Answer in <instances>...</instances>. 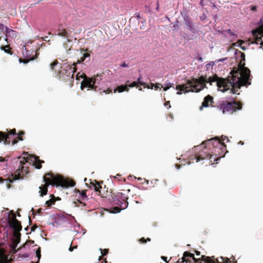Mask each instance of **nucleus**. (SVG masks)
<instances>
[{"label": "nucleus", "instance_id": "obj_46", "mask_svg": "<svg viewBox=\"0 0 263 263\" xmlns=\"http://www.w3.org/2000/svg\"><path fill=\"white\" fill-rule=\"evenodd\" d=\"M237 46L243 51H245L248 49V47L242 46L241 44L238 45Z\"/></svg>", "mask_w": 263, "mask_h": 263}, {"label": "nucleus", "instance_id": "obj_47", "mask_svg": "<svg viewBox=\"0 0 263 263\" xmlns=\"http://www.w3.org/2000/svg\"><path fill=\"white\" fill-rule=\"evenodd\" d=\"M112 92L111 89L108 88L106 90H104L102 92H105V93L109 94Z\"/></svg>", "mask_w": 263, "mask_h": 263}, {"label": "nucleus", "instance_id": "obj_4", "mask_svg": "<svg viewBox=\"0 0 263 263\" xmlns=\"http://www.w3.org/2000/svg\"><path fill=\"white\" fill-rule=\"evenodd\" d=\"M77 68L76 64L72 65L65 64L61 68V70L58 74V78L61 81L66 83V84L71 87L74 82L73 75Z\"/></svg>", "mask_w": 263, "mask_h": 263}, {"label": "nucleus", "instance_id": "obj_14", "mask_svg": "<svg viewBox=\"0 0 263 263\" xmlns=\"http://www.w3.org/2000/svg\"><path fill=\"white\" fill-rule=\"evenodd\" d=\"M16 135V129L15 128L10 129L7 134L0 132V142L4 141L5 144H9L10 141L12 139L11 136H15Z\"/></svg>", "mask_w": 263, "mask_h": 263}, {"label": "nucleus", "instance_id": "obj_22", "mask_svg": "<svg viewBox=\"0 0 263 263\" xmlns=\"http://www.w3.org/2000/svg\"><path fill=\"white\" fill-rule=\"evenodd\" d=\"M215 263H231V261L229 258L221 256L219 258H215Z\"/></svg>", "mask_w": 263, "mask_h": 263}, {"label": "nucleus", "instance_id": "obj_62", "mask_svg": "<svg viewBox=\"0 0 263 263\" xmlns=\"http://www.w3.org/2000/svg\"><path fill=\"white\" fill-rule=\"evenodd\" d=\"M155 86L154 84L153 83H151V86H149V89H152L153 88V87Z\"/></svg>", "mask_w": 263, "mask_h": 263}, {"label": "nucleus", "instance_id": "obj_24", "mask_svg": "<svg viewBox=\"0 0 263 263\" xmlns=\"http://www.w3.org/2000/svg\"><path fill=\"white\" fill-rule=\"evenodd\" d=\"M80 50H81V52L82 55L84 57V58L85 59L87 58L90 57V53L88 52L89 50L87 48H86V49L81 48Z\"/></svg>", "mask_w": 263, "mask_h": 263}, {"label": "nucleus", "instance_id": "obj_63", "mask_svg": "<svg viewBox=\"0 0 263 263\" xmlns=\"http://www.w3.org/2000/svg\"><path fill=\"white\" fill-rule=\"evenodd\" d=\"M213 140H214V138H211V139H210L209 140H208V141H205V142L203 143V144L206 143H208V142H210V141H212Z\"/></svg>", "mask_w": 263, "mask_h": 263}, {"label": "nucleus", "instance_id": "obj_39", "mask_svg": "<svg viewBox=\"0 0 263 263\" xmlns=\"http://www.w3.org/2000/svg\"><path fill=\"white\" fill-rule=\"evenodd\" d=\"M5 52L8 53H10V48L9 45H7L3 47Z\"/></svg>", "mask_w": 263, "mask_h": 263}, {"label": "nucleus", "instance_id": "obj_36", "mask_svg": "<svg viewBox=\"0 0 263 263\" xmlns=\"http://www.w3.org/2000/svg\"><path fill=\"white\" fill-rule=\"evenodd\" d=\"M58 64V62L57 60H55L54 62L50 64V69L52 70H54V67L56 66Z\"/></svg>", "mask_w": 263, "mask_h": 263}, {"label": "nucleus", "instance_id": "obj_40", "mask_svg": "<svg viewBox=\"0 0 263 263\" xmlns=\"http://www.w3.org/2000/svg\"><path fill=\"white\" fill-rule=\"evenodd\" d=\"M100 251H101L103 256L107 255V253H108V249H105L104 250H102V249H100Z\"/></svg>", "mask_w": 263, "mask_h": 263}, {"label": "nucleus", "instance_id": "obj_34", "mask_svg": "<svg viewBox=\"0 0 263 263\" xmlns=\"http://www.w3.org/2000/svg\"><path fill=\"white\" fill-rule=\"evenodd\" d=\"M227 60H228V58H223L216 60H215V66L216 65V64L217 63H219V62H223L224 61H227Z\"/></svg>", "mask_w": 263, "mask_h": 263}, {"label": "nucleus", "instance_id": "obj_21", "mask_svg": "<svg viewBox=\"0 0 263 263\" xmlns=\"http://www.w3.org/2000/svg\"><path fill=\"white\" fill-rule=\"evenodd\" d=\"M129 89L128 88V85L126 84V85H122L121 86H118L116 89H114V92L116 93L117 91L119 92H122L124 91H128Z\"/></svg>", "mask_w": 263, "mask_h": 263}, {"label": "nucleus", "instance_id": "obj_45", "mask_svg": "<svg viewBox=\"0 0 263 263\" xmlns=\"http://www.w3.org/2000/svg\"><path fill=\"white\" fill-rule=\"evenodd\" d=\"M34 241L33 240H28L23 245V247H25V246L27 245V244H33L34 243Z\"/></svg>", "mask_w": 263, "mask_h": 263}, {"label": "nucleus", "instance_id": "obj_60", "mask_svg": "<svg viewBox=\"0 0 263 263\" xmlns=\"http://www.w3.org/2000/svg\"><path fill=\"white\" fill-rule=\"evenodd\" d=\"M161 258H162L163 260H164L165 261H166V262H167V257H165V256H162V257H161Z\"/></svg>", "mask_w": 263, "mask_h": 263}, {"label": "nucleus", "instance_id": "obj_5", "mask_svg": "<svg viewBox=\"0 0 263 263\" xmlns=\"http://www.w3.org/2000/svg\"><path fill=\"white\" fill-rule=\"evenodd\" d=\"M46 180L48 179L51 180V185L61 186L64 187H73L75 185V182L69 179H65L60 176H53L51 172L46 174L43 178V180L45 182Z\"/></svg>", "mask_w": 263, "mask_h": 263}, {"label": "nucleus", "instance_id": "obj_37", "mask_svg": "<svg viewBox=\"0 0 263 263\" xmlns=\"http://www.w3.org/2000/svg\"><path fill=\"white\" fill-rule=\"evenodd\" d=\"M151 241V239L149 238L145 239L144 237H142L139 239V242L141 243H146L147 241Z\"/></svg>", "mask_w": 263, "mask_h": 263}, {"label": "nucleus", "instance_id": "obj_57", "mask_svg": "<svg viewBox=\"0 0 263 263\" xmlns=\"http://www.w3.org/2000/svg\"><path fill=\"white\" fill-rule=\"evenodd\" d=\"M220 15H218L217 14H215V22L217 21V20L219 17Z\"/></svg>", "mask_w": 263, "mask_h": 263}, {"label": "nucleus", "instance_id": "obj_3", "mask_svg": "<svg viewBox=\"0 0 263 263\" xmlns=\"http://www.w3.org/2000/svg\"><path fill=\"white\" fill-rule=\"evenodd\" d=\"M127 199V195L124 193L119 192L115 194L111 192V195L107 200L110 203L117 206L111 209V212L118 213L122 210L125 209L128 205Z\"/></svg>", "mask_w": 263, "mask_h": 263}, {"label": "nucleus", "instance_id": "obj_31", "mask_svg": "<svg viewBox=\"0 0 263 263\" xmlns=\"http://www.w3.org/2000/svg\"><path fill=\"white\" fill-rule=\"evenodd\" d=\"M121 177V176L119 174H117L116 176H115V179H119V183H120L121 184H123V183L125 182L126 181V179L125 178H121L120 177Z\"/></svg>", "mask_w": 263, "mask_h": 263}, {"label": "nucleus", "instance_id": "obj_9", "mask_svg": "<svg viewBox=\"0 0 263 263\" xmlns=\"http://www.w3.org/2000/svg\"><path fill=\"white\" fill-rule=\"evenodd\" d=\"M203 146H197L195 147L196 151H199L197 154H195L193 157H190V160H196V162L200 160H209V164L212 165L213 163L211 160L212 155L208 152L206 146H204L203 149H201Z\"/></svg>", "mask_w": 263, "mask_h": 263}, {"label": "nucleus", "instance_id": "obj_26", "mask_svg": "<svg viewBox=\"0 0 263 263\" xmlns=\"http://www.w3.org/2000/svg\"><path fill=\"white\" fill-rule=\"evenodd\" d=\"M52 197L50 199L46 201L45 204L47 205V206H50L51 205H53L55 203V197L53 195H51Z\"/></svg>", "mask_w": 263, "mask_h": 263}, {"label": "nucleus", "instance_id": "obj_8", "mask_svg": "<svg viewBox=\"0 0 263 263\" xmlns=\"http://www.w3.org/2000/svg\"><path fill=\"white\" fill-rule=\"evenodd\" d=\"M17 168L16 169L17 175H15L14 180L23 178L24 176L29 173V164L28 161L25 157H20L15 161Z\"/></svg>", "mask_w": 263, "mask_h": 263}, {"label": "nucleus", "instance_id": "obj_20", "mask_svg": "<svg viewBox=\"0 0 263 263\" xmlns=\"http://www.w3.org/2000/svg\"><path fill=\"white\" fill-rule=\"evenodd\" d=\"M234 55L235 56V58L237 59L240 58V62L245 61V54L238 49H235Z\"/></svg>", "mask_w": 263, "mask_h": 263}, {"label": "nucleus", "instance_id": "obj_23", "mask_svg": "<svg viewBox=\"0 0 263 263\" xmlns=\"http://www.w3.org/2000/svg\"><path fill=\"white\" fill-rule=\"evenodd\" d=\"M44 163V161L43 160H39V157H36L35 158V167L37 169H40L42 168V163Z\"/></svg>", "mask_w": 263, "mask_h": 263}, {"label": "nucleus", "instance_id": "obj_42", "mask_svg": "<svg viewBox=\"0 0 263 263\" xmlns=\"http://www.w3.org/2000/svg\"><path fill=\"white\" fill-rule=\"evenodd\" d=\"M173 85H174L173 84H168L166 87H163V90L164 91L167 90L170 88H171L172 87H174Z\"/></svg>", "mask_w": 263, "mask_h": 263}, {"label": "nucleus", "instance_id": "obj_35", "mask_svg": "<svg viewBox=\"0 0 263 263\" xmlns=\"http://www.w3.org/2000/svg\"><path fill=\"white\" fill-rule=\"evenodd\" d=\"M85 59L84 58V57L82 55V57H81L80 58V59H79L77 63H73V64H76V67H77V64H80V63H82L84 61H85Z\"/></svg>", "mask_w": 263, "mask_h": 263}, {"label": "nucleus", "instance_id": "obj_49", "mask_svg": "<svg viewBox=\"0 0 263 263\" xmlns=\"http://www.w3.org/2000/svg\"><path fill=\"white\" fill-rule=\"evenodd\" d=\"M37 228V226L36 224H34L31 227V232L34 231Z\"/></svg>", "mask_w": 263, "mask_h": 263}, {"label": "nucleus", "instance_id": "obj_48", "mask_svg": "<svg viewBox=\"0 0 263 263\" xmlns=\"http://www.w3.org/2000/svg\"><path fill=\"white\" fill-rule=\"evenodd\" d=\"M164 105L167 107L168 109L171 107L170 101L166 102L164 104Z\"/></svg>", "mask_w": 263, "mask_h": 263}, {"label": "nucleus", "instance_id": "obj_15", "mask_svg": "<svg viewBox=\"0 0 263 263\" xmlns=\"http://www.w3.org/2000/svg\"><path fill=\"white\" fill-rule=\"evenodd\" d=\"M215 31L217 32L219 34H222L224 37H229L233 39H234L237 37V35L233 32L231 29H228L222 31L218 30L215 29Z\"/></svg>", "mask_w": 263, "mask_h": 263}, {"label": "nucleus", "instance_id": "obj_50", "mask_svg": "<svg viewBox=\"0 0 263 263\" xmlns=\"http://www.w3.org/2000/svg\"><path fill=\"white\" fill-rule=\"evenodd\" d=\"M5 28L6 29V30L8 29V28L6 27H5L3 24L0 23V32L2 30H3Z\"/></svg>", "mask_w": 263, "mask_h": 263}, {"label": "nucleus", "instance_id": "obj_33", "mask_svg": "<svg viewBox=\"0 0 263 263\" xmlns=\"http://www.w3.org/2000/svg\"><path fill=\"white\" fill-rule=\"evenodd\" d=\"M254 37L256 42L253 43L252 44H255L256 45H258V42H260L262 40V37H261V36H259V35H256Z\"/></svg>", "mask_w": 263, "mask_h": 263}, {"label": "nucleus", "instance_id": "obj_27", "mask_svg": "<svg viewBox=\"0 0 263 263\" xmlns=\"http://www.w3.org/2000/svg\"><path fill=\"white\" fill-rule=\"evenodd\" d=\"M13 235L14 239L13 240L12 242H17L19 241L20 243L21 241V233H13Z\"/></svg>", "mask_w": 263, "mask_h": 263}, {"label": "nucleus", "instance_id": "obj_7", "mask_svg": "<svg viewBox=\"0 0 263 263\" xmlns=\"http://www.w3.org/2000/svg\"><path fill=\"white\" fill-rule=\"evenodd\" d=\"M201 259L203 260L204 263H214V260L212 259L211 257L201 255L200 258H196L194 254L191 253L187 251L184 252L183 257L179 259L177 262L201 263Z\"/></svg>", "mask_w": 263, "mask_h": 263}, {"label": "nucleus", "instance_id": "obj_38", "mask_svg": "<svg viewBox=\"0 0 263 263\" xmlns=\"http://www.w3.org/2000/svg\"><path fill=\"white\" fill-rule=\"evenodd\" d=\"M138 87V82L134 81V82H132L130 84L128 85V87Z\"/></svg>", "mask_w": 263, "mask_h": 263}, {"label": "nucleus", "instance_id": "obj_56", "mask_svg": "<svg viewBox=\"0 0 263 263\" xmlns=\"http://www.w3.org/2000/svg\"><path fill=\"white\" fill-rule=\"evenodd\" d=\"M25 135V132L24 131H21V132H20L18 134H17V135L18 136H22L23 135Z\"/></svg>", "mask_w": 263, "mask_h": 263}, {"label": "nucleus", "instance_id": "obj_44", "mask_svg": "<svg viewBox=\"0 0 263 263\" xmlns=\"http://www.w3.org/2000/svg\"><path fill=\"white\" fill-rule=\"evenodd\" d=\"M186 25L188 27V28L191 30L192 28V24L190 21H187L186 22Z\"/></svg>", "mask_w": 263, "mask_h": 263}, {"label": "nucleus", "instance_id": "obj_59", "mask_svg": "<svg viewBox=\"0 0 263 263\" xmlns=\"http://www.w3.org/2000/svg\"><path fill=\"white\" fill-rule=\"evenodd\" d=\"M141 78H142V77H141V76L140 75V76H139V77L138 78V79H137V82H138V84H139V83H140V82H141Z\"/></svg>", "mask_w": 263, "mask_h": 263}, {"label": "nucleus", "instance_id": "obj_2", "mask_svg": "<svg viewBox=\"0 0 263 263\" xmlns=\"http://www.w3.org/2000/svg\"><path fill=\"white\" fill-rule=\"evenodd\" d=\"M206 82V79L203 76L198 79L192 78L191 80H188L184 84L176 85V89L179 90L177 94L180 95L182 92L184 93L194 91L199 92L205 86Z\"/></svg>", "mask_w": 263, "mask_h": 263}, {"label": "nucleus", "instance_id": "obj_10", "mask_svg": "<svg viewBox=\"0 0 263 263\" xmlns=\"http://www.w3.org/2000/svg\"><path fill=\"white\" fill-rule=\"evenodd\" d=\"M101 184H103V181L99 183L96 180H95V183H91L97 194L100 195L101 197L107 200L111 195L112 191H109L108 188H106L105 185L103 187Z\"/></svg>", "mask_w": 263, "mask_h": 263}, {"label": "nucleus", "instance_id": "obj_55", "mask_svg": "<svg viewBox=\"0 0 263 263\" xmlns=\"http://www.w3.org/2000/svg\"><path fill=\"white\" fill-rule=\"evenodd\" d=\"M77 248V246H75V247L70 246V248H69V251L71 252L74 249H76Z\"/></svg>", "mask_w": 263, "mask_h": 263}, {"label": "nucleus", "instance_id": "obj_13", "mask_svg": "<svg viewBox=\"0 0 263 263\" xmlns=\"http://www.w3.org/2000/svg\"><path fill=\"white\" fill-rule=\"evenodd\" d=\"M10 213L12 214V217L9 220V224L13 229V233H20V232L22 229L21 223L16 218V215L13 211Z\"/></svg>", "mask_w": 263, "mask_h": 263}, {"label": "nucleus", "instance_id": "obj_43", "mask_svg": "<svg viewBox=\"0 0 263 263\" xmlns=\"http://www.w3.org/2000/svg\"><path fill=\"white\" fill-rule=\"evenodd\" d=\"M36 254L39 260L41 257V249L40 248L36 251Z\"/></svg>", "mask_w": 263, "mask_h": 263}, {"label": "nucleus", "instance_id": "obj_54", "mask_svg": "<svg viewBox=\"0 0 263 263\" xmlns=\"http://www.w3.org/2000/svg\"><path fill=\"white\" fill-rule=\"evenodd\" d=\"M42 39L44 41H46V42L49 41V40L48 39V37L47 36L42 37Z\"/></svg>", "mask_w": 263, "mask_h": 263}, {"label": "nucleus", "instance_id": "obj_29", "mask_svg": "<svg viewBox=\"0 0 263 263\" xmlns=\"http://www.w3.org/2000/svg\"><path fill=\"white\" fill-rule=\"evenodd\" d=\"M251 33L255 37L257 35H261L263 34V31H260L257 29H253L251 30Z\"/></svg>", "mask_w": 263, "mask_h": 263}, {"label": "nucleus", "instance_id": "obj_1", "mask_svg": "<svg viewBox=\"0 0 263 263\" xmlns=\"http://www.w3.org/2000/svg\"><path fill=\"white\" fill-rule=\"evenodd\" d=\"M252 77L250 70L248 67L242 66L227 79L220 78L215 73V83L218 91L224 92L229 90L231 86L230 92L235 94L241 87H247L251 84Z\"/></svg>", "mask_w": 263, "mask_h": 263}, {"label": "nucleus", "instance_id": "obj_19", "mask_svg": "<svg viewBox=\"0 0 263 263\" xmlns=\"http://www.w3.org/2000/svg\"><path fill=\"white\" fill-rule=\"evenodd\" d=\"M8 256L6 254V251L4 249L0 248V263H8Z\"/></svg>", "mask_w": 263, "mask_h": 263}, {"label": "nucleus", "instance_id": "obj_16", "mask_svg": "<svg viewBox=\"0 0 263 263\" xmlns=\"http://www.w3.org/2000/svg\"><path fill=\"white\" fill-rule=\"evenodd\" d=\"M58 33L57 35L59 36H61L62 37H65V38H68L71 35V31H68L65 28H63L62 26H59V28L58 29Z\"/></svg>", "mask_w": 263, "mask_h": 263}, {"label": "nucleus", "instance_id": "obj_17", "mask_svg": "<svg viewBox=\"0 0 263 263\" xmlns=\"http://www.w3.org/2000/svg\"><path fill=\"white\" fill-rule=\"evenodd\" d=\"M51 180L47 179H46V180H45V184L44 185H42L40 187V196H43L47 194V193L48 192V186H49V185H50V184H51Z\"/></svg>", "mask_w": 263, "mask_h": 263}, {"label": "nucleus", "instance_id": "obj_30", "mask_svg": "<svg viewBox=\"0 0 263 263\" xmlns=\"http://www.w3.org/2000/svg\"><path fill=\"white\" fill-rule=\"evenodd\" d=\"M5 182L7 184H8V187L9 188L10 185L9 184L10 182H12V181H11L10 179H3L2 177H0V183H3Z\"/></svg>", "mask_w": 263, "mask_h": 263}, {"label": "nucleus", "instance_id": "obj_58", "mask_svg": "<svg viewBox=\"0 0 263 263\" xmlns=\"http://www.w3.org/2000/svg\"><path fill=\"white\" fill-rule=\"evenodd\" d=\"M42 209L41 208H40V209H38V210H37V213H38V214H41L42 213Z\"/></svg>", "mask_w": 263, "mask_h": 263}, {"label": "nucleus", "instance_id": "obj_6", "mask_svg": "<svg viewBox=\"0 0 263 263\" xmlns=\"http://www.w3.org/2000/svg\"><path fill=\"white\" fill-rule=\"evenodd\" d=\"M215 156L218 155L219 157L217 158L215 157V163H217V161L220 159L223 158L225 155L228 153V151L226 149V145L224 141L226 140L227 142L229 141L228 138L223 136H221L220 137L219 136H215Z\"/></svg>", "mask_w": 263, "mask_h": 263}, {"label": "nucleus", "instance_id": "obj_52", "mask_svg": "<svg viewBox=\"0 0 263 263\" xmlns=\"http://www.w3.org/2000/svg\"><path fill=\"white\" fill-rule=\"evenodd\" d=\"M120 66L122 67H128V64H126L125 62H124L122 64L120 65Z\"/></svg>", "mask_w": 263, "mask_h": 263}, {"label": "nucleus", "instance_id": "obj_51", "mask_svg": "<svg viewBox=\"0 0 263 263\" xmlns=\"http://www.w3.org/2000/svg\"><path fill=\"white\" fill-rule=\"evenodd\" d=\"M214 82V76H211L209 78V81L210 84L212 85V83Z\"/></svg>", "mask_w": 263, "mask_h": 263}, {"label": "nucleus", "instance_id": "obj_11", "mask_svg": "<svg viewBox=\"0 0 263 263\" xmlns=\"http://www.w3.org/2000/svg\"><path fill=\"white\" fill-rule=\"evenodd\" d=\"M80 77L83 78L81 84V89L83 90L84 88L88 87L96 91H97L98 87L95 85L96 82L95 78L88 77L84 73H82V76Z\"/></svg>", "mask_w": 263, "mask_h": 263}, {"label": "nucleus", "instance_id": "obj_61", "mask_svg": "<svg viewBox=\"0 0 263 263\" xmlns=\"http://www.w3.org/2000/svg\"><path fill=\"white\" fill-rule=\"evenodd\" d=\"M196 254L197 256H199L200 255V252L198 251H195Z\"/></svg>", "mask_w": 263, "mask_h": 263}, {"label": "nucleus", "instance_id": "obj_64", "mask_svg": "<svg viewBox=\"0 0 263 263\" xmlns=\"http://www.w3.org/2000/svg\"><path fill=\"white\" fill-rule=\"evenodd\" d=\"M5 158L3 157H0V162H4L5 161Z\"/></svg>", "mask_w": 263, "mask_h": 263}, {"label": "nucleus", "instance_id": "obj_28", "mask_svg": "<svg viewBox=\"0 0 263 263\" xmlns=\"http://www.w3.org/2000/svg\"><path fill=\"white\" fill-rule=\"evenodd\" d=\"M19 243V241L17 242H12V245H11L10 247L12 250V252L13 253H15L17 252V251L20 249H18L17 250H16V248L17 246V245Z\"/></svg>", "mask_w": 263, "mask_h": 263}, {"label": "nucleus", "instance_id": "obj_41", "mask_svg": "<svg viewBox=\"0 0 263 263\" xmlns=\"http://www.w3.org/2000/svg\"><path fill=\"white\" fill-rule=\"evenodd\" d=\"M139 85L143 86L144 88H149V85L143 82H141L139 83Z\"/></svg>", "mask_w": 263, "mask_h": 263}, {"label": "nucleus", "instance_id": "obj_53", "mask_svg": "<svg viewBox=\"0 0 263 263\" xmlns=\"http://www.w3.org/2000/svg\"><path fill=\"white\" fill-rule=\"evenodd\" d=\"M251 10L253 11H256L257 7L255 6H251Z\"/></svg>", "mask_w": 263, "mask_h": 263}, {"label": "nucleus", "instance_id": "obj_25", "mask_svg": "<svg viewBox=\"0 0 263 263\" xmlns=\"http://www.w3.org/2000/svg\"><path fill=\"white\" fill-rule=\"evenodd\" d=\"M77 192L80 193L79 199H81L82 200H85V199H87V196L86 195V191L84 190V191H82V192H81L80 191L78 190Z\"/></svg>", "mask_w": 263, "mask_h": 263}, {"label": "nucleus", "instance_id": "obj_12", "mask_svg": "<svg viewBox=\"0 0 263 263\" xmlns=\"http://www.w3.org/2000/svg\"><path fill=\"white\" fill-rule=\"evenodd\" d=\"M242 104H238L237 103H229L226 102V103L222 104L220 107L219 109L222 110L223 113L226 111H232L233 112H235L236 110H239L241 109Z\"/></svg>", "mask_w": 263, "mask_h": 263}, {"label": "nucleus", "instance_id": "obj_32", "mask_svg": "<svg viewBox=\"0 0 263 263\" xmlns=\"http://www.w3.org/2000/svg\"><path fill=\"white\" fill-rule=\"evenodd\" d=\"M18 140H19L20 141H23V139L22 138V136L17 135V136L16 137V138L13 139V140L12 141V144L14 145V144H16L18 142Z\"/></svg>", "mask_w": 263, "mask_h": 263}, {"label": "nucleus", "instance_id": "obj_18", "mask_svg": "<svg viewBox=\"0 0 263 263\" xmlns=\"http://www.w3.org/2000/svg\"><path fill=\"white\" fill-rule=\"evenodd\" d=\"M213 103V97L210 95L207 96L204 98L201 106L199 107L200 110H202L203 107H208Z\"/></svg>", "mask_w": 263, "mask_h": 263}]
</instances>
